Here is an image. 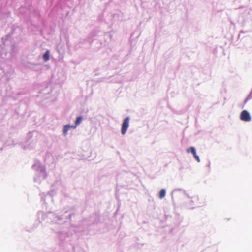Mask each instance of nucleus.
I'll return each mask as SVG.
<instances>
[{
  "label": "nucleus",
  "instance_id": "nucleus-5",
  "mask_svg": "<svg viewBox=\"0 0 252 252\" xmlns=\"http://www.w3.org/2000/svg\"><path fill=\"white\" fill-rule=\"evenodd\" d=\"M43 59L45 61H47L49 60V51L48 50L46 51L44 54Z\"/></svg>",
  "mask_w": 252,
  "mask_h": 252
},
{
  "label": "nucleus",
  "instance_id": "nucleus-2",
  "mask_svg": "<svg viewBox=\"0 0 252 252\" xmlns=\"http://www.w3.org/2000/svg\"><path fill=\"white\" fill-rule=\"evenodd\" d=\"M240 118L241 120L245 122H249L251 120V116L247 110H243L241 112Z\"/></svg>",
  "mask_w": 252,
  "mask_h": 252
},
{
  "label": "nucleus",
  "instance_id": "nucleus-7",
  "mask_svg": "<svg viewBox=\"0 0 252 252\" xmlns=\"http://www.w3.org/2000/svg\"><path fill=\"white\" fill-rule=\"evenodd\" d=\"M190 151L192 153L193 156L196 154L195 149L193 147H191L189 149H187V152H189Z\"/></svg>",
  "mask_w": 252,
  "mask_h": 252
},
{
  "label": "nucleus",
  "instance_id": "nucleus-1",
  "mask_svg": "<svg viewBox=\"0 0 252 252\" xmlns=\"http://www.w3.org/2000/svg\"><path fill=\"white\" fill-rule=\"evenodd\" d=\"M129 118L128 117L124 119L122 125L121 133L122 135H125L129 126Z\"/></svg>",
  "mask_w": 252,
  "mask_h": 252
},
{
  "label": "nucleus",
  "instance_id": "nucleus-8",
  "mask_svg": "<svg viewBox=\"0 0 252 252\" xmlns=\"http://www.w3.org/2000/svg\"><path fill=\"white\" fill-rule=\"evenodd\" d=\"M194 158L196 159V160L198 161V162H200V159H199V156L197 155V154H196L194 156Z\"/></svg>",
  "mask_w": 252,
  "mask_h": 252
},
{
  "label": "nucleus",
  "instance_id": "nucleus-6",
  "mask_svg": "<svg viewBox=\"0 0 252 252\" xmlns=\"http://www.w3.org/2000/svg\"><path fill=\"white\" fill-rule=\"evenodd\" d=\"M166 191L165 189H161L159 192V198L162 199L165 196Z\"/></svg>",
  "mask_w": 252,
  "mask_h": 252
},
{
  "label": "nucleus",
  "instance_id": "nucleus-4",
  "mask_svg": "<svg viewBox=\"0 0 252 252\" xmlns=\"http://www.w3.org/2000/svg\"><path fill=\"white\" fill-rule=\"evenodd\" d=\"M82 119H83L82 117H81V116H79L77 117V118L75 121V126L73 127L74 128H76L77 126H78L79 124L81 123V122L82 120Z\"/></svg>",
  "mask_w": 252,
  "mask_h": 252
},
{
  "label": "nucleus",
  "instance_id": "nucleus-3",
  "mask_svg": "<svg viewBox=\"0 0 252 252\" xmlns=\"http://www.w3.org/2000/svg\"><path fill=\"white\" fill-rule=\"evenodd\" d=\"M74 126H70V125H65L64 126V128H63V132L64 133V135H66L67 133V131L71 128H73Z\"/></svg>",
  "mask_w": 252,
  "mask_h": 252
}]
</instances>
